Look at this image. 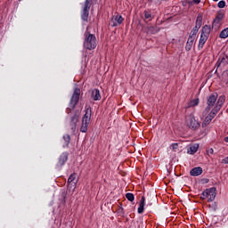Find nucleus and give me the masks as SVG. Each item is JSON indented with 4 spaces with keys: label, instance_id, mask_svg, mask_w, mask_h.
I'll return each instance as SVG.
<instances>
[{
    "label": "nucleus",
    "instance_id": "f257e3e1",
    "mask_svg": "<svg viewBox=\"0 0 228 228\" xmlns=\"http://www.w3.org/2000/svg\"><path fill=\"white\" fill-rule=\"evenodd\" d=\"M84 47L88 51H94V49L97 47V38L95 35L90 33L88 30L85 32Z\"/></svg>",
    "mask_w": 228,
    "mask_h": 228
},
{
    "label": "nucleus",
    "instance_id": "f03ea898",
    "mask_svg": "<svg viewBox=\"0 0 228 228\" xmlns=\"http://www.w3.org/2000/svg\"><path fill=\"white\" fill-rule=\"evenodd\" d=\"M90 120H92V107H86L85 114L82 118L80 132L86 133L88 131V126L90 125Z\"/></svg>",
    "mask_w": 228,
    "mask_h": 228
},
{
    "label": "nucleus",
    "instance_id": "7ed1b4c3",
    "mask_svg": "<svg viewBox=\"0 0 228 228\" xmlns=\"http://www.w3.org/2000/svg\"><path fill=\"white\" fill-rule=\"evenodd\" d=\"M81 95V90L79 88H75L74 93L69 101V108L67 109L68 113L72 111L76 105L79 102V96Z\"/></svg>",
    "mask_w": 228,
    "mask_h": 228
},
{
    "label": "nucleus",
    "instance_id": "20e7f679",
    "mask_svg": "<svg viewBox=\"0 0 228 228\" xmlns=\"http://www.w3.org/2000/svg\"><path fill=\"white\" fill-rule=\"evenodd\" d=\"M218 99V93H213L211 94L208 99H207V107L205 109V110L203 111V114H207L209 113V111L211 110V108H213V106H215V104H216V101Z\"/></svg>",
    "mask_w": 228,
    "mask_h": 228
},
{
    "label": "nucleus",
    "instance_id": "39448f33",
    "mask_svg": "<svg viewBox=\"0 0 228 228\" xmlns=\"http://www.w3.org/2000/svg\"><path fill=\"white\" fill-rule=\"evenodd\" d=\"M90 8H92V0H86L84 7L81 12V19L84 22H88V17L90 15Z\"/></svg>",
    "mask_w": 228,
    "mask_h": 228
},
{
    "label": "nucleus",
    "instance_id": "423d86ee",
    "mask_svg": "<svg viewBox=\"0 0 228 228\" xmlns=\"http://www.w3.org/2000/svg\"><path fill=\"white\" fill-rule=\"evenodd\" d=\"M185 122L186 126H188V127L190 129H192L193 131L200 127V123H199L197 119H195V117H193V115L186 116Z\"/></svg>",
    "mask_w": 228,
    "mask_h": 228
},
{
    "label": "nucleus",
    "instance_id": "0eeeda50",
    "mask_svg": "<svg viewBox=\"0 0 228 228\" xmlns=\"http://www.w3.org/2000/svg\"><path fill=\"white\" fill-rule=\"evenodd\" d=\"M69 160V153L67 152H62L57 161L56 167L57 168H61L65 163Z\"/></svg>",
    "mask_w": 228,
    "mask_h": 228
},
{
    "label": "nucleus",
    "instance_id": "6e6552de",
    "mask_svg": "<svg viewBox=\"0 0 228 228\" xmlns=\"http://www.w3.org/2000/svg\"><path fill=\"white\" fill-rule=\"evenodd\" d=\"M208 193V202H213L215 199H216V188L212 187L209 189H207Z\"/></svg>",
    "mask_w": 228,
    "mask_h": 228
},
{
    "label": "nucleus",
    "instance_id": "1a4fd4ad",
    "mask_svg": "<svg viewBox=\"0 0 228 228\" xmlns=\"http://www.w3.org/2000/svg\"><path fill=\"white\" fill-rule=\"evenodd\" d=\"M76 175H77V174L73 173L68 178V188H72V186L76 188V185L77 184V180H76Z\"/></svg>",
    "mask_w": 228,
    "mask_h": 228
},
{
    "label": "nucleus",
    "instance_id": "9d476101",
    "mask_svg": "<svg viewBox=\"0 0 228 228\" xmlns=\"http://www.w3.org/2000/svg\"><path fill=\"white\" fill-rule=\"evenodd\" d=\"M209 38L208 36H206L204 34H200L199 45H198V49L200 51V49H204V45L206 42H208V39Z\"/></svg>",
    "mask_w": 228,
    "mask_h": 228
},
{
    "label": "nucleus",
    "instance_id": "9b49d317",
    "mask_svg": "<svg viewBox=\"0 0 228 228\" xmlns=\"http://www.w3.org/2000/svg\"><path fill=\"white\" fill-rule=\"evenodd\" d=\"M77 122H79V115L76 112L70 118L71 129L73 131H75Z\"/></svg>",
    "mask_w": 228,
    "mask_h": 228
},
{
    "label": "nucleus",
    "instance_id": "f8f14e48",
    "mask_svg": "<svg viewBox=\"0 0 228 228\" xmlns=\"http://www.w3.org/2000/svg\"><path fill=\"white\" fill-rule=\"evenodd\" d=\"M112 22L113 28H117V26H120L124 22V18L120 15L113 16Z\"/></svg>",
    "mask_w": 228,
    "mask_h": 228
},
{
    "label": "nucleus",
    "instance_id": "ddd939ff",
    "mask_svg": "<svg viewBox=\"0 0 228 228\" xmlns=\"http://www.w3.org/2000/svg\"><path fill=\"white\" fill-rule=\"evenodd\" d=\"M215 117V114H213L212 112H210L204 119V121L202 122V127H208V126H209V124H211V120H213Z\"/></svg>",
    "mask_w": 228,
    "mask_h": 228
},
{
    "label": "nucleus",
    "instance_id": "4468645a",
    "mask_svg": "<svg viewBox=\"0 0 228 228\" xmlns=\"http://www.w3.org/2000/svg\"><path fill=\"white\" fill-rule=\"evenodd\" d=\"M143 17H144V20H147V22H151V20L154 19V15H152V11H151V9L144 10Z\"/></svg>",
    "mask_w": 228,
    "mask_h": 228
},
{
    "label": "nucleus",
    "instance_id": "2eb2a0df",
    "mask_svg": "<svg viewBox=\"0 0 228 228\" xmlns=\"http://www.w3.org/2000/svg\"><path fill=\"white\" fill-rule=\"evenodd\" d=\"M145 209V197L142 196L140 200V202H139V207L137 208V213H139V215H142V213H143Z\"/></svg>",
    "mask_w": 228,
    "mask_h": 228
},
{
    "label": "nucleus",
    "instance_id": "dca6fc26",
    "mask_svg": "<svg viewBox=\"0 0 228 228\" xmlns=\"http://www.w3.org/2000/svg\"><path fill=\"white\" fill-rule=\"evenodd\" d=\"M91 97L93 99V101H101L102 96H101V91H99V89H94L92 91V94Z\"/></svg>",
    "mask_w": 228,
    "mask_h": 228
},
{
    "label": "nucleus",
    "instance_id": "f3484780",
    "mask_svg": "<svg viewBox=\"0 0 228 228\" xmlns=\"http://www.w3.org/2000/svg\"><path fill=\"white\" fill-rule=\"evenodd\" d=\"M202 174V167H194L190 171V175H192V177H198V175H200Z\"/></svg>",
    "mask_w": 228,
    "mask_h": 228
},
{
    "label": "nucleus",
    "instance_id": "a211bd4d",
    "mask_svg": "<svg viewBox=\"0 0 228 228\" xmlns=\"http://www.w3.org/2000/svg\"><path fill=\"white\" fill-rule=\"evenodd\" d=\"M217 64L218 67H225V65H228V55L219 58L217 61Z\"/></svg>",
    "mask_w": 228,
    "mask_h": 228
},
{
    "label": "nucleus",
    "instance_id": "6ab92c4d",
    "mask_svg": "<svg viewBox=\"0 0 228 228\" xmlns=\"http://www.w3.org/2000/svg\"><path fill=\"white\" fill-rule=\"evenodd\" d=\"M213 28H211V26L209 25H205L202 29H201V35H205L207 37H209V35L211 34V29Z\"/></svg>",
    "mask_w": 228,
    "mask_h": 228
},
{
    "label": "nucleus",
    "instance_id": "aec40b11",
    "mask_svg": "<svg viewBox=\"0 0 228 228\" xmlns=\"http://www.w3.org/2000/svg\"><path fill=\"white\" fill-rule=\"evenodd\" d=\"M199 151V144L195 143L193 145H191L189 150L187 151V154H195V152H197Z\"/></svg>",
    "mask_w": 228,
    "mask_h": 228
},
{
    "label": "nucleus",
    "instance_id": "412c9836",
    "mask_svg": "<svg viewBox=\"0 0 228 228\" xmlns=\"http://www.w3.org/2000/svg\"><path fill=\"white\" fill-rule=\"evenodd\" d=\"M195 39H191V37L188 38L187 43L185 45V51L189 52L191 51V47H193V42Z\"/></svg>",
    "mask_w": 228,
    "mask_h": 228
},
{
    "label": "nucleus",
    "instance_id": "4be33fe9",
    "mask_svg": "<svg viewBox=\"0 0 228 228\" xmlns=\"http://www.w3.org/2000/svg\"><path fill=\"white\" fill-rule=\"evenodd\" d=\"M222 20H218L217 18H215L212 23V28H216V29H218L220 28Z\"/></svg>",
    "mask_w": 228,
    "mask_h": 228
},
{
    "label": "nucleus",
    "instance_id": "5701e85b",
    "mask_svg": "<svg viewBox=\"0 0 228 228\" xmlns=\"http://www.w3.org/2000/svg\"><path fill=\"white\" fill-rule=\"evenodd\" d=\"M224 102H225V95L219 96L216 105L222 108V106H224Z\"/></svg>",
    "mask_w": 228,
    "mask_h": 228
},
{
    "label": "nucleus",
    "instance_id": "b1692460",
    "mask_svg": "<svg viewBox=\"0 0 228 228\" xmlns=\"http://www.w3.org/2000/svg\"><path fill=\"white\" fill-rule=\"evenodd\" d=\"M117 214L118 216H124V215H126V212L124 211V208H122V203H120V206L118 207Z\"/></svg>",
    "mask_w": 228,
    "mask_h": 228
},
{
    "label": "nucleus",
    "instance_id": "393cba45",
    "mask_svg": "<svg viewBox=\"0 0 228 228\" xmlns=\"http://www.w3.org/2000/svg\"><path fill=\"white\" fill-rule=\"evenodd\" d=\"M224 16H225V11L220 10L219 12H217V13L216 15V19L222 20V19H224Z\"/></svg>",
    "mask_w": 228,
    "mask_h": 228
},
{
    "label": "nucleus",
    "instance_id": "a878e982",
    "mask_svg": "<svg viewBox=\"0 0 228 228\" xmlns=\"http://www.w3.org/2000/svg\"><path fill=\"white\" fill-rule=\"evenodd\" d=\"M228 37V28L223 29L219 34V38H227Z\"/></svg>",
    "mask_w": 228,
    "mask_h": 228
},
{
    "label": "nucleus",
    "instance_id": "bb28decb",
    "mask_svg": "<svg viewBox=\"0 0 228 228\" xmlns=\"http://www.w3.org/2000/svg\"><path fill=\"white\" fill-rule=\"evenodd\" d=\"M63 140H64L65 147H69V143H70V135L69 134L63 135Z\"/></svg>",
    "mask_w": 228,
    "mask_h": 228
},
{
    "label": "nucleus",
    "instance_id": "cd10ccee",
    "mask_svg": "<svg viewBox=\"0 0 228 228\" xmlns=\"http://www.w3.org/2000/svg\"><path fill=\"white\" fill-rule=\"evenodd\" d=\"M222 76H223V83H224L228 86V70L224 71Z\"/></svg>",
    "mask_w": 228,
    "mask_h": 228
},
{
    "label": "nucleus",
    "instance_id": "c85d7f7f",
    "mask_svg": "<svg viewBox=\"0 0 228 228\" xmlns=\"http://www.w3.org/2000/svg\"><path fill=\"white\" fill-rule=\"evenodd\" d=\"M222 107H220L219 105H216L210 112L212 113V115L216 117V114L218 113V111H220Z\"/></svg>",
    "mask_w": 228,
    "mask_h": 228
},
{
    "label": "nucleus",
    "instance_id": "c756f323",
    "mask_svg": "<svg viewBox=\"0 0 228 228\" xmlns=\"http://www.w3.org/2000/svg\"><path fill=\"white\" fill-rule=\"evenodd\" d=\"M197 33H199L197 31V29L192 28L191 33H190L189 38H191L192 40H195V37H197Z\"/></svg>",
    "mask_w": 228,
    "mask_h": 228
},
{
    "label": "nucleus",
    "instance_id": "7c9ffc66",
    "mask_svg": "<svg viewBox=\"0 0 228 228\" xmlns=\"http://www.w3.org/2000/svg\"><path fill=\"white\" fill-rule=\"evenodd\" d=\"M126 199H127V200L130 202H133L134 200V194L128 192L126 194Z\"/></svg>",
    "mask_w": 228,
    "mask_h": 228
},
{
    "label": "nucleus",
    "instance_id": "2f4dec72",
    "mask_svg": "<svg viewBox=\"0 0 228 228\" xmlns=\"http://www.w3.org/2000/svg\"><path fill=\"white\" fill-rule=\"evenodd\" d=\"M196 24H200V26H202V14H198Z\"/></svg>",
    "mask_w": 228,
    "mask_h": 228
},
{
    "label": "nucleus",
    "instance_id": "473e14b6",
    "mask_svg": "<svg viewBox=\"0 0 228 228\" xmlns=\"http://www.w3.org/2000/svg\"><path fill=\"white\" fill-rule=\"evenodd\" d=\"M200 199H201V200H206V199H208V191H207V189L201 193Z\"/></svg>",
    "mask_w": 228,
    "mask_h": 228
},
{
    "label": "nucleus",
    "instance_id": "72a5a7b5",
    "mask_svg": "<svg viewBox=\"0 0 228 228\" xmlns=\"http://www.w3.org/2000/svg\"><path fill=\"white\" fill-rule=\"evenodd\" d=\"M199 102H200V100L199 98L195 99V100H192L191 102V106L194 107V106H199Z\"/></svg>",
    "mask_w": 228,
    "mask_h": 228
},
{
    "label": "nucleus",
    "instance_id": "f704fd0d",
    "mask_svg": "<svg viewBox=\"0 0 228 228\" xmlns=\"http://www.w3.org/2000/svg\"><path fill=\"white\" fill-rule=\"evenodd\" d=\"M171 149H172V151H175H175H177V149H179V143H177V142L172 143Z\"/></svg>",
    "mask_w": 228,
    "mask_h": 228
},
{
    "label": "nucleus",
    "instance_id": "c9c22d12",
    "mask_svg": "<svg viewBox=\"0 0 228 228\" xmlns=\"http://www.w3.org/2000/svg\"><path fill=\"white\" fill-rule=\"evenodd\" d=\"M218 8H225V1L221 0L218 4H217Z\"/></svg>",
    "mask_w": 228,
    "mask_h": 228
},
{
    "label": "nucleus",
    "instance_id": "e433bc0d",
    "mask_svg": "<svg viewBox=\"0 0 228 228\" xmlns=\"http://www.w3.org/2000/svg\"><path fill=\"white\" fill-rule=\"evenodd\" d=\"M201 26H202V25H200L199 23H196L195 27H194L192 29H196V31L199 32V29H200V27H201Z\"/></svg>",
    "mask_w": 228,
    "mask_h": 228
},
{
    "label": "nucleus",
    "instance_id": "4c0bfd02",
    "mask_svg": "<svg viewBox=\"0 0 228 228\" xmlns=\"http://www.w3.org/2000/svg\"><path fill=\"white\" fill-rule=\"evenodd\" d=\"M222 163H224V165H228V157L224 158V159L222 160Z\"/></svg>",
    "mask_w": 228,
    "mask_h": 228
},
{
    "label": "nucleus",
    "instance_id": "58836bf2",
    "mask_svg": "<svg viewBox=\"0 0 228 228\" xmlns=\"http://www.w3.org/2000/svg\"><path fill=\"white\" fill-rule=\"evenodd\" d=\"M192 3H194V4H200V0H192Z\"/></svg>",
    "mask_w": 228,
    "mask_h": 228
},
{
    "label": "nucleus",
    "instance_id": "ea45409f",
    "mask_svg": "<svg viewBox=\"0 0 228 228\" xmlns=\"http://www.w3.org/2000/svg\"><path fill=\"white\" fill-rule=\"evenodd\" d=\"M215 152V151L213 150V148H211V149H209L208 151V154H213Z\"/></svg>",
    "mask_w": 228,
    "mask_h": 228
},
{
    "label": "nucleus",
    "instance_id": "a19ab883",
    "mask_svg": "<svg viewBox=\"0 0 228 228\" xmlns=\"http://www.w3.org/2000/svg\"><path fill=\"white\" fill-rule=\"evenodd\" d=\"M224 142H226V143H228V136L224 138Z\"/></svg>",
    "mask_w": 228,
    "mask_h": 228
},
{
    "label": "nucleus",
    "instance_id": "79ce46f5",
    "mask_svg": "<svg viewBox=\"0 0 228 228\" xmlns=\"http://www.w3.org/2000/svg\"><path fill=\"white\" fill-rule=\"evenodd\" d=\"M209 183V179H205V183Z\"/></svg>",
    "mask_w": 228,
    "mask_h": 228
},
{
    "label": "nucleus",
    "instance_id": "37998d69",
    "mask_svg": "<svg viewBox=\"0 0 228 228\" xmlns=\"http://www.w3.org/2000/svg\"><path fill=\"white\" fill-rule=\"evenodd\" d=\"M213 1H215L216 3L218 0H213Z\"/></svg>",
    "mask_w": 228,
    "mask_h": 228
},
{
    "label": "nucleus",
    "instance_id": "c03bdc74",
    "mask_svg": "<svg viewBox=\"0 0 228 228\" xmlns=\"http://www.w3.org/2000/svg\"><path fill=\"white\" fill-rule=\"evenodd\" d=\"M64 202H65V196L63 197Z\"/></svg>",
    "mask_w": 228,
    "mask_h": 228
}]
</instances>
